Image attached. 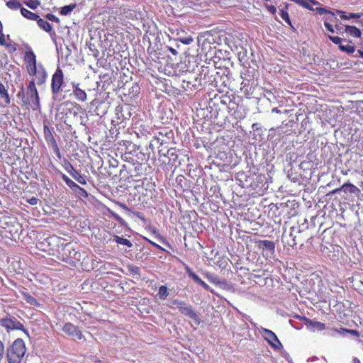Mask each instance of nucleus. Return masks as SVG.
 Masks as SVG:
<instances>
[{"instance_id":"50","label":"nucleus","mask_w":363,"mask_h":363,"mask_svg":"<svg viewBox=\"0 0 363 363\" xmlns=\"http://www.w3.org/2000/svg\"><path fill=\"white\" fill-rule=\"evenodd\" d=\"M168 50L171 52L172 54H173L174 55H177V51L176 49L172 48V47H167Z\"/></svg>"},{"instance_id":"14","label":"nucleus","mask_w":363,"mask_h":363,"mask_svg":"<svg viewBox=\"0 0 363 363\" xmlns=\"http://www.w3.org/2000/svg\"><path fill=\"white\" fill-rule=\"evenodd\" d=\"M344 191L345 194H354L356 196H359L360 190L353 184L350 182L344 183L340 187L336 188L331 191L330 194H337L340 191Z\"/></svg>"},{"instance_id":"45","label":"nucleus","mask_w":363,"mask_h":363,"mask_svg":"<svg viewBox=\"0 0 363 363\" xmlns=\"http://www.w3.org/2000/svg\"><path fill=\"white\" fill-rule=\"evenodd\" d=\"M267 8L268 11L272 14H275L277 12V9L273 5H267Z\"/></svg>"},{"instance_id":"16","label":"nucleus","mask_w":363,"mask_h":363,"mask_svg":"<svg viewBox=\"0 0 363 363\" xmlns=\"http://www.w3.org/2000/svg\"><path fill=\"white\" fill-rule=\"evenodd\" d=\"M186 272L196 284L201 286L206 291H210V286L204 282L189 267H185Z\"/></svg>"},{"instance_id":"35","label":"nucleus","mask_w":363,"mask_h":363,"mask_svg":"<svg viewBox=\"0 0 363 363\" xmlns=\"http://www.w3.org/2000/svg\"><path fill=\"white\" fill-rule=\"evenodd\" d=\"M23 3L31 9H36L40 6L39 0H25Z\"/></svg>"},{"instance_id":"38","label":"nucleus","mask_w":363,"mask_h":363,"mask_svg":"<svg viewBox=\"0 0 363 363\" xmlns=\"http://www.w3.org/2000/svg\"><path fill=\"white\" fill-rule=\"evenodd\" d=\"M328 38L335 45H338L339 47L342 45V38L337 36L328 35Z\"/></svg>"},{"instance_id":"56","label":"nucleus","mask_w":363,"mask_h":363,"mask_svg":"<svg viewBox=\"0 0 363 363\" xmlns=\"http://www.w3.org/2000/svg\"><path fill=\"white\" fill-rule=\"evenodd\" d=\"M152 231L153 233H157V230H156L155 228H152Z\"/></svg>"},{"instance_id":"9","label":"nucleus","mask_w":363,"mask_h":363,"mask_svg":"<svg viewBox=\"0 0 363 363\" xmlns=\"http://www.w3.org/2000/svg\"><path fill=\"white\" fill-rule=\"evenodd\" d=\"M261 334L272 348L275 350H280L283 347L282 344L273 331L269 329L262 328Z\"/></svg>"},{"instance_id":"18","label":"nucleus","mask_w":363,"mask_h":363,"mask_svg":"<svg viewBox=\"0 0 363 363\" xmlns=\"http://www.w3.org/2000/svg\"><path fill=\"white\" fill-rule=\"evenodd\" d=\"M73 95L74 98L79 101H85L86 100V93L79 88V84H73Z\"/></svg>"},{"instance_id":"25","label":"nucleus","mask_w":363,"mask_h":363,"mask_svg":"<svg viewBox=\"0 0 363 363\" xmlns=\"http://www.w3.org/2000/svg\"><path fill=\"white\" fill-rule=\"evenodd\" d=\"M113 240L118 245L126 246L129 248L133 247V243L128 239L118 235H113Z\"/></svg>"},{"instance_id":"44","label":"nucleus","mask_w":363,"mask_h":363,"mask_svg":"<svg viewBox=\"0 0 363 363\" xmlns=\"http://www.w3.org/2000/svg\"><path fill=\"white\" fill-rule=\"evenodd\" d=\"M143 239H144L145 240H146L147 242H149V243H150L151 245H152L153 247H156V248H157V249H160V250H163V249L162 248V247H161V246H160L159 245H157V243H155V242H153V241H152V240H149L148 238H147L144 237V238H143Z\"/></svg>"},{"instance_id":"48","label":"nucleus","mask_w":363,"mask_h":363,"mask_svg":"<svg viewBox=\"0 0 363 363\" xmlns=\"http://www.w3.org/2000/svg\"><path fill=\"white\" fill-rule=\"evenodd\" d=\"M337 12L340 14V18L342 19H346V20H349L350 19V18H348V15H345L344 13V12H342L341 11H337Z\"/></svg>"},{"instance_id":"11","label":"nucleus","mask_w":363,"mask_h":363,"mask_svg":"<svg viewBox=\"0 0 363 363\" xmlns=\"http://www.w3.org/2000/svg\"><path fill=\"white\" fill-rule=\"evenodd\" d=\"M62 331L74 340H80L83 337L79 327L71 323H67L62 327Z\"/></svg>"},{"instance_id":"29","label":"nucleus","mask_w":363,"mask_h":363,"mask_svg":"<svg viewBox=\"0 0 363 363\" xmlns=\"http://www.w3.org/2000/svg\"><path fill=\"white\" fill-rule=\"evenodd\" d=\"M169 294V289L166 286H160L158 289L157 296L161 300H166Z\"/></svg>"},{"instance_id":"13","label":"nucleus","mask_w":363,"mask_h":363,"mask_svg":"<svg viewBox=\"0 0 363 363\" xmlns=\"http://www.w3.org/2000/svg\"><path fill=\"white\" fill-rule=\"evenodd\" d=\"M46 242H48V246L50 247V250L52 252V255H55V252H57V254H59V250H60L61 247L65 245L63 242L64 239L57 235L48 237L46 239Z\"/></svg>"},{"instance_id":"17","label":"nucleus","mask_w":363,"mask_h":363,"mask_svg":"<svg viewBox=\"0 0 363 363\" xmlns=\"http://www.w3.org/2000/svg\"><path fill=\"white\" fill-rule=\"evenodd\" d=\"M0 45L1 46H4L10 52H15L16 50V48L15 45L7 43L6 42L5 35L3 33V25L1 21H0Z\"/></svg>"},{"instance_id":"46","label":"nucleus","mask_w":363,"mask_h":363,"mask_svg":"<svg viewBox=\"0 0 363 363\" xmlns=\"http://www.w3.org/2000/svg\"><path fill=\"white\" fill-rule=\"evenodd\" d=\"M361 14H358V13H350L349 15H348V18H350V19L351 18H359L361 17Z\"/></svg>"},{"instance_id":"53","label":"nucleus","mask_w":363,"mask_h":363,"mask_svg":"<svg viewBox=\"0 0 363 363\" xmlns=\"http://www.w3.org/2000/svg\"><path fill=\"white\" fill-rule=\"evenodd\" d=\"M272 112L276 113H281V111L277 107L272 108Z\"/></svg>"},{"instance_id":"31","label":"nucleus","mask_w":363,"mask_h":363,"mask_svg":"<svg viewBox=\"0 0 363 363\" xmlns=\"http://www.w3.org/2000/svg\"><path fill=\"white\" fill-rule=\"evenodd\" d=\"M70 175L79 184L82 185L86 184V180L77 170L72 172Z\"/></svg>"},{"instance_id":"2","label":"nucleus","mask_w":363,"mask_h":363,"mask_svg":"<svg viewBox=\"0 0 363 363\" xmlns=\"http://www.w3.org/2000/svg\"><path fill=\"white\" fill-rule=\"evenodd\" d=\"M24 62L28 73L36 77L38 85L43 84L45 82L47 73L44 69L37 70L36 56L32 50L26 52Z\"/></svg>"},{"instance_id":"4","label":"nucleus","mask_w":363,"mask_h":363,"mask_svg":"<svg viewBox=\"0 0 363 363\" xmlns=\"http://www.w3.org/2000/svg\"><path fill=\"white\" fill-rule=\"evenodd\" d=\"M313 11H315L318 14L324 15L323 21L324 26L328 32L331 33H335L334 27H338L339 19L337 18L335 13L325 8L320 6H316Z\"/></svg>"},{"instance_id":"22","label":"nucleus","mask_w":363,"mask_h":363,"mask_svg":"<svg viewBox=\"0 0 363 363\" xmlns=\"http://www.w3.org/2000/svg\"><path fill=\"white\" fill-rule=\"evenodd\" d=\"M126 269L128 273L130 274L133 277L139 279L140 277V270L138 267L134 264H128L126 267Z\"/></svg>"},{"instance_id":"37","label":"nucleus","mask_w":363,"mask_h":363,"mask_svg":"<svg viewBox=\"0 0 363 363\" xmlns=\"http://www.w3.org/2000/svg\"><path fill=\"white\" fill-rule=\"evenodd\" d=\"M340 49L342 51H345V52L349 53V54L353 53L355 50L354 46H352L350 44H347L345 45L342 44L340 46Z\"/></svg>"},{"instance_id":"27","label":"nucleus","mask_w":363,"mask_h":363,"mask_svg":"<svg viewBox=\"0 0 363 363\" xmlns=\"http://www.w3.org/2000/svg\"><path fill=\"white\" fill-rule=\"evenodd\" d=\"M204 277L212 284L215 285H220L222 284V281H220V279L218 276L210 273V272H206L204 274Z\"/></svg>"},{"instance_id":"32","label":"nucleus","mask_w":363,"mask_h":363,"mask_svg":"<svg viewBox=\"0 0 363 363\" xmlns=\"http://www.w3.org/2000/svg\"><path fill=\"white\" fill-rule=\"evenodd\" d=\"M147 54L150 56V57L152 58V60H157L160 58V53L158 52L156 49L152 47L151 45H149L147 50Z\"/></svg>"},{"instance_id":"41","label":"nucleus","mask_w":363,"mask_h":363,"mask_svg":"<svg viewBox=\"0 0 363 363\" xmlns=\"http://www.w3.org/2000/svg\"><path fill=\"white\" fill-rule=\"evenodd\" d=\"M26 202L32 206H35L38 204V199L35 196H32L31 198L26 199Z\"/></svg>"},{"instance_id":"33","label":"nucleus","mask_w":363,"mask_h":363,"mask_svg":"<svg viewBox=\"0 0 363 363\" xmlns=\"http://www.w3.org/2000/svg\"><path fill=\"white\" fill-rule=\"evenodd\" d=\"M307 322L309 325L313 328L316 329L318 330H323L325 329V325L323 323L315 321L312 320L307 319Z\"/></svg>"},{"instance_id":"19","label":"nucleus","mask_w":363,"mask_h":363,"mask_svg":"<svg viewBox=\"0 0 363 363\" xmlns=\"http://www.w3.org/2000/svg\"><path fill=\"white\" fill-rule=\"evenodd\" d=\"M258 247L263 250H267L272 255L275 251V243L270 240H260L258 243Z\"/></svg>"},{"instance_id":"12","label":"nucleus","mask_w":363,"mask_h":363,"mask_svg":"<svg viewBox=\"0 0 363 363\" xmlns=\"http://www.w3.org/2000/svg\"><path fill=\"white\" fill-rule=\"evenodd\" d=\"M178 310L182 315L187 316L191 320H193L196 325H200L201 319L191 305H187L184 302V305L179 306Z\"/></svg>"},{"instance_id":"1","label":"nucleus","mask_w":363,"mask_h":363,"mask_svg":"<svg viewBox=\"0 0 363 363\" xmlns=\"http://www.w3.org/2000/svg\"><path fill=\"white\" fill-rule=\"evenodd\" d=\"M56 256L59 259H61L73 267L76 266L82 260V266L83 269L87 271L89 270L84 266V261L86 258L89 259L86 252L79 250L71 242L65 243V245L61 247L60 250H59V254H57Z\"/></svg>"},{"instance_id":"52","label":"nucleus","mask_w":363,"mask_h":363,"mask_svg":"<svg viewBox=\"0 0 363 363\" xmlns=\"http://www.w3.org/2000/svg\"><path fill=\"white\" fill-rule=\"evenodd\" d=\"M113 218H115L116 220L121 221L123 219L117 214V213H112Z\"/></svg>"},{"instance_id":"54","label":"nucleus","mask_w":363,"mask_h":363,"mask_svg":"<svg viewBox=\"0 0 363 363\" xmlns=\"http://www.w3.org/2000/svg\"><path fill=\"white\" fill-rule=\"evenodd\" d=\"M352 363H361V362L357 357H354L352 359Z\"/></svg>"},{"instance_id":"57","label":"nucleus","mask_w":363,"mask_h":363,"mask_svg":"<svg viewBox=\"0 0 363 363\" xmlns=\"http://www.w3.org/2000/svg\"><path fill=\"white\" fill-rule=\"evenodd\" d=\"M362 25H363V18H362Z\"/></svg>"},{"instance_id":"7","label":"nucleus","mask_w":363,"mask_h":363,"mask_svg":"<svg viewBox=\"0 0 363 363\" xmlns=\"http://www.w3.org/2000/svg\"><path fill=\"white\" fill-rule=\"evenodd\" d=\"M303 230H301L298 227H291L289 237L283 235V242H286L289 247H295L298 244L302 245V242L306 239L302 236Z\"/></svg>"},{"instance_id":"39","label":"nucleus","mask_w":363,"mask_h":363,"mask_svg":"<svg viewBox=\"0 0 363 363\" xmlns=\"http://www.w3.org/2000/svg\"><path fill=\"white\" fill-rule=\"evenodd\" d=\"M184 301H182L178 300V299H174V300H172V301H171V304H172V306H170V307H172V308L173 306H176V308H177V309H179V306H183V305H184Z\"/></svg>"},{"instance_id":"51","label":"nucleus","mask_w":363,"mask_h":363,"mask_svg":"<svg viewBox=\"0 0 363 363\" xmlns=\"http://www.w3.org/2000/svg\"><path fill=\"white\" fill-rule=\"evenodd\" d=\"M335 332L340 333V334H342L344 333L345 332L343 331V330H347V328H341L340 330L338 329H333Z\"/></svg>"},{"instance_id":"5","label":"nucleus","mask_w":363,"mask_h":363,"mask_svg":"<svg viewBox=\"0 0 363 363\" xmlns=\"http://www.w3.org/2000/svg\"><path fill=\"white\" fill-rule=\"evenodd\" d=\"M23 104L29 106L33 111L40 108V97L34 79H32L27 86L26 99L23 101Z\"/></svg>"},{"instance_id":"36","label":"nucleus","mask_w":363,"mask_h":363,"mask_svg":"<svg viewBox=\"0 0 363 363\" xmlns=\"http://www.w3.org/2000/svg\"><path fill=\"white\" fill-rule=\"evenodd\" d=\"M63 167L65 168V169L70 174L72 172H74L75 170L74 167H73V165L71 164V162L65 159L64 160V164H63Z\"/></svg>"},{"instance_id":"34","label":"nucleus","mask_w":363,"mask_h":363,"mask_svg":"<svg viewBox=\"0 0 363 363\" xmlns=\"http://www.w3.org/2000/svg\"><path fill=\"white\" fill-rule=\"evenodd\" d=\"M6 5L11 10H21V8H23L18 0H9L6 3Z\"/></svg>"},{"instance_id":"23","label":"nucleus","mask_w":363,"mask_h":363,"mask_svg":"<svg viewBox=\"0 0 363 363\" xmlns=\"http://www.w3.org/2000/svg\"><path fill=\"white\" fill-rule=\"evenodd\" d=\"M21 13L26 18L30 21H37L39 16L25 8H21Z\"/></svg>"},{"instance_id":"24","label":"nucleus","mask_w":363,"mask_h":363,"mask_svg":"<svg viewBox=\"0 0 363 363\" xmlns=\"http://www.w3.org/2000/svg\"><path fill=\"white\" fill-rule=\"evenodd\" d=\"M38 26L45 30L47 33H50L52 30V26L51 24L47 21L46 20H44L43 18H40V16L38 17V20L36 21Z\"/></svg>"},{"instance_id":"30","label":"nucleus","mask_w":363,"mask_h":363,"mask_svg":"<svg viewBox=\"0 0 363 363\" xmlns=\"http://www.w3.org/2000/svg\"><path fill=\"white\" fill-rule=\"evenodd\" d=\"M76 4H72L69 5L64 6L61 8L60 13L62 16L69 15L72 12V11L76 8Z\"/></svg>"},{"instance_id":"10","label":"nucleus","mask_w":363,"mask_h":363,"mask_svg":"<svg viewBox=\"0 0 363 363\" xmlns=\"http://www.w3.org/2000/svg\"><path fill=\"white\" fill-rule=\"evenodd\" d=\"M61 177L65 184L71 189V190L79 197V198H87V191L77 183L69 178L65 174H62Z\"/></svg>"},{"instance_id":"42","label":"nucleus","mask_w":363,"mask_h":363,"mask_svg":"<svg viewBox=\"0 0 363 363\" xmlns=\"http://www.w3.org/2000/svg\"><path fill=\"white\" fill-rule=\"evenodd\" d=\"M46 18L51 21H55V22H58L59 21V19L57 17H56L54 14L52 13H48L46 14L45 16Z\"/></svg>"},{"instance_id":"21","label":"nucleus","mask_w":363,"mask_h":363,"mask_svg":"<svg viewBox=\"0 0 363 363\" xmlns=\"http://www.w3.org/2000/svg\"><path fill=\"white\" fill-rule=\"evenodd\" d=\"M0 96L4 99L6 106H9L11 104V98L8 89L1 82H0Z\"/></svg>"},{"instance_id":"6","label":"nucleus","mask_w":363,"mask_h":363,"mask_svg":"<svg viewBox=\"0 0 363 363\" xmlns=\"http://www.w3.org/2000/svg\"><path fill=\"white\" fill-rule=\"evenodd\" d=\"M65 86L62 70L57 67L51 79V91L52 97L58 96L62 92V87Z\"/></svg>"},{"instance_id":"43","label":"nucleus","mask_w":363,"mask_h":363,"mask_svg":"<svg viewBox=\"0 0 363 363\" xmlns=\"http://www.w3.org/2000/svg\"><path fill=\"white\" fill-rule=\"evenodd\" d=\"M344 332H345L346 333H349V334H351L355 337H359V333L357 330H352V329H347V330H343Z\"/></svg>"},{"instance_id":"40","label":"nucleus","mask_w":363,"mask_h":363,"mask_svg":"<svg viewBox=\"0 0 363 363\" xmlns=\"http://www.w3.org/2000/svg\"><path fill=\"white\" fill-rule=\"evenodd\" d=\"M6 179L4 177L0 176V190H4L7 187Z\"/></svg>"},{"instance_id":"28","label":"nucleus","mask_w":363,"mask_h":363,"mask_svg":"<svg viewBox=\"0 0 363 363\" xmlns=\"http://www.w3.org/2000/svg\"><path fill=\"white\" fill-rule=\"evenodd\" d=\"M288 6L289 4H286V6H285V9H282L280 10V16L281 17V18L283 20L285 21V22L289 25L291 27L293 28V26H292V23H291V21L290 20V18H289V13H288V11H287V9H288Z\"/></svg>"},{"instance_id":"55","label":"nucleus","mask_w":363,"mask_h":363,"mask_svg":"<svg viewBox=\"0 0 363 363\" xmlns=\"http://www.w3.org/2000/svg\"><path fill=\"white\" fill-rule=\"evenodd\" d=\"M358 52L359 53L360 57L363 58V51L359 50Z\"/></svg>"},{"instance_id":"20","label":"nucleus","mask_w":363,"mask_h":363,"mask_svg":"<svg viewBox=\"0 0 363 363\" xmlns=\"http://www.w3.org/2000/svg\"><path fill=\"white\" fill-rule=\"evenodd\" d=\"M21 294L23 300H25L30 305H31L33 306H40L39 302L29 293L24 291H21Z\"/></svg>"},{"instance_id":"15","label":"nucleus","mask_w":363,"mask_h":363,"mask_svg":"<svg viewBox=\"0 0 363 363\" xmlns=\"http://www.w3.org/2000/svg\"><path fill=\"white\" fill-rule=\"evenodd\" d=\"M2 325L8 330H21L23 324L16 318H5L2 320Z\"/></svg>"},{"instance_id":"26","label":"nucleus","mask_w":363,"mask_h":363,"mask_svg":"<svg viewBox=\"0 0 363 363\" xmlns=\"http://www.w3.org/2000/svg\"><path fill=\"white\" fill-rule=\"evenodd\" d=\"M345 31L354 38H359L361 36V31L355 26H346Z\"/></svg>"},{"instance_id":"49","label":"nucleus","mask_w":363,"mask_h":363,"mask_svg":"<svg viewBox=\"0 0 363 363\" xmlns=\"http://www.w3.org/2000/svg\"><path fill=\"white\" fill-rule=\"evenodd\" d=\"M334 28L336 29L337 32L342 33L343 28L341 26V23L340 21L338 22V27Z\"/></svg>"},{"instance_id":"47","label":"nucleus","mask_w":363,"mask_h":363,"mask_svg":"<svg viewBox=\"0 0 363 363\" xmlns=\"http://www.w3.org/2000/svg\"><path fill=\"white\" fill-rule=\"evenodd\" d=\"M182 43L184 44H186V45H188L191 42H192V38H184V39H180L179 40Z\"/></svg>"},{"instance_id":"8","label":"nucleus","mask_w":363,"mask_h":363,"mask_svg":"<svg viewBox=\"0 0 363 363\" xmlns=\"http://www.w3.org/2000/svg\"><path fill=\"white\" fill-rule=\"evenodd\" d=\"M44 138L49 146H50L53 152L55 153L59 159H61L62 155L57 143V141L53 135L52 130L46 124L43 125Z\"/></svg>"},{"instance_id":"3","label":"nucleus","mask_w":363,"mask_h":363,"mask_svg":"<svg viewBox=\"0 0 363 363\" xmlns=\"http://www.w3.org/2000/svg\"><path fill=\"white\" fill-rule=\"evenodd\" d=\"M26 352L24 341L21 338L16 339L6 351L9 363H21Z\"/></svg>"}]
</instances>
